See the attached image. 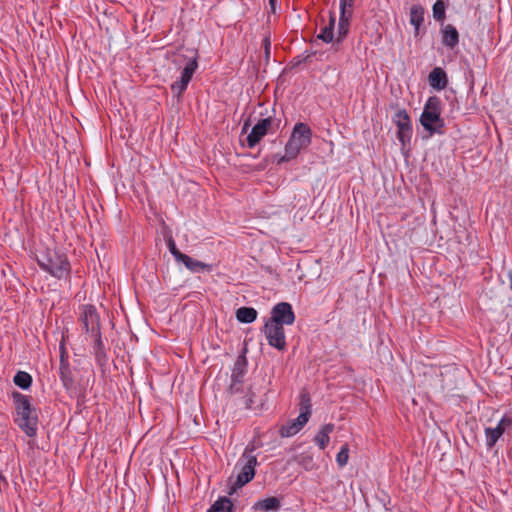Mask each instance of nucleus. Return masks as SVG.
<instances>
[{
	"label": "nucleus",
	"instance_id": "nucleus-3",
	"mask_svg": "<svg viewBox=\"0 0 512 512\" xmlns=\"http://www.w3.org/2000/svg\"><path fill=\"white\" fill-rule=\"evenodd\" d=\"M420 123L429 134L441 133L444 120L441 118V104L437 97H429L426 101Z\"/></svg>",
	"mask_w": 512,
	"mask_h": 512
},
{
	"label": "nucleus",
	"instance_id": "nucleus-31",
	"mask_svg": "<svg viewBox=\"0 0 512 512\" xmlns=\"http://www.w3.org/2000/svg\"><path fill=\"white\" fill-rule=\"evenodd\" d=\"M269 45H270L269 40L265 39V49H266L267 54H268Z\"/></svg>",
	"mask_w": 512,
	"mask_h": 512
},
{
	"label": "nucleus",
	"instance_id": "nucleus-8",
	"mask_svg": "<svg viewBox=\"0 0 512 512\" xmlns=\"http://www.w3.org/2000/svg\"><path fill=\"white\" fill-rule=\"evenodd\" d=\"M263 332L270 346L278 350L286 348L284 326L266 321Z\"/></svg>",
	"mask_w": 512,
	"mask_h": 512
},
{
	"label": "nucleus",
	"instance_id": "nucleus-20",
	"mask_svg": "<svg viewBox=\"0 0 512 512\" xmlns=\"http://www.w3.org/2000/svg\"><path fill=\"white\" fill-rule=\"evenodd\" d=\"M335 23H336L335 16L333 14H331L329 24L322 29L321 33L318 35V38L322 39L326 43H330L334 40L339 41L338 40V32L336 34H334V32H333Z\"/></svg>",
	"mask_w": 512,
	"mask_h": 512
},
{
	"label": "nucleus",
	"instance_id": "nucleus-7",
	"mask_svg": "<svg viewBox=\"0 0 512 512\" xmlns=\"http://www.w3.org/2000/svg\"><path fill=\"white\" fill-rule=\"evenodd\" d=\"M272 124L270 117L261 119L256 125L248 132L247 123L243 126L241 141L247 143L249 147H254L267 133Z\"/></svg>",
	"mask_w": 512,
	"mask_h": 512
},
{
	"label": "nucleus",
	"instance_id": "nucleus-4",
	"mask_svg": "<svg viewBox=\"0 0 512 512\" xmlns=\"http://www.w3.org/2000/svg\"><path fill=\"white\" fill-rule=\"evenodd\" d=\"M311 129L304 123H297L293 127L291 136L286 144V154L295 158L300 151L306 149L311 143Z\"/></svg>",
	"mask_w": 512,
	"mask_h": 512
},
{
	"label": "nucleus",
	"instance_id": "nucleus-11",
	"mask_svg": "<svg viewBox=\"0 0 512 512\" xmlns=\"http://www.w3.org/2000/svg\"><path fill=\"white\" fill-rule=\"evenodd\" d=\"M512 426V418L504 415L496 427H486L485 428V442L487 448L491 449L497 443L499 438L503 435V433Z\"/></svg>",
	"mask_w": 512,
	"mask_h": 512
},
{
	"label": "nucleus",
	"instance_id": "nucleus-30",
	"mask_svg": "<svg viewBox=\"0 0 512 512\" xmlns=\"http://www.w3.org/2000/svg\"><path fill=\"white\" fill-rule=\"evenodd\" d=\"M508 279H509V287L512 290V272L508 273Z\"/></svg>",
	"mask_w": 512,
	"mask_h": 512
},
{
	"label": "nucleus",
	"instance_id": "nucleus-5",
	"mask_svg": "<svg viewBox=\"0 0 512 512\" xmlns=\"http://www.w3.org/2000/svg\"><path fill=\"white\" fill-rule=\"evenodd\" d=\"M38 263L43 270L58 279L65 277L70 269L67 257L56 252L49 253L38 259Z\"/></svg>",
	"mask_w": 512,
	"mask_h": 512
},
{
	"label": "nucleus",
	"instance_id": "nucleus-18",
	"mask_svg": "<svg viewBox=\"0 0 512 512\" xmlns=\"http://www.w3.org/2000/svg\"><path fill=\"white\" fill-rule=\"evenodd\" d=\"M280 508V501L276 497H268L254 503L253 509L260 512L277 511Z\"/></svg>",
	"mask_w": 512,
	"mask_h": 512
},
{
	"label": "nucleus",
	"instance_id": "nucleus-22",
	"mask_svg": "<svg viewBox=\"0 0 512 512\" xmlns=\"http://www.w3.org/2000/svg\"><path fill=\"white\" fill-rule=\"evenodd\" d=\"M257 311L252 307H241L236 311V318L241 323H252L257 318Z\"/></svg>",
	"mask_w": 512,
	"mask_h": 512
},
{
	"label": "nucleus",
	"instance_id": "nucleus-27",
	"mask_svg": "<svg viewBox=\"0 0 512 512\" xmlns=\"http://www.w3.org/2000/svg\"><path fill=\"white\" fill-rule=\"evenodd\" d=\"M433 17L438 20L442 21L445 17V4L442 0H438L433 5Z\"/></svg>",
	"mask_w": 512,
	"mask_h": 512
},
{
	"label": "nucleus",
	"instance_id": "nucleus-19",
	"mask_svg": "<svg viewBox=\"0 0 512 512\" xmlns=\"http://www.w3.org/2000/svg\"><path fill=\"white\" fill-rule=\"evenodd\" d=\"M179 262H182L185 265V267L193 273H198V272H202L205 270H208V271L211 270L210 265H208L204 262L198 261L196 259H193L186 254L183 255V258H181Z\"/></svg>",
	"mask_w": 512,
	"mask_h": 512
},
{
	"label": "nucleus",
	"instance_id": "nucleus-14",
	"mask_svg": "<svg viewBox=\"0 0 512 512\" xmlns=\"http://www.w3.org/2000/svg\"><path fill=\"white\" fill-rule=\"evenodd\" d=\"M395 123L399 140L402 144L409 142L412 136V125L408 114L405 111H398L395 114Z\"/></svg>",
	"mask_w": 512,
	"mask_h": 512
},
{
	"label": "nucleus",
	"instance_id": "nucleus-32",
	"mask_svg": "<svg viewBox=\"0 0 512 512\" xmlns=\"http://www.w3.org/2000/svg\"><path fill=\"white\" fill-rule=\"evenodd\" d=\"M275 2H276V0H269V3L271 5L272 9H274Z\"/></svg>",
	"mask_w": 512,
	"mask_h": 512
},
{
	"label": "nucleus",
	"instance_id": "nucleus-28",
	"mask_svg": "<svg viewBox=\"0 0 512 512\" xmlns=\"http://www.w3.org/2000/svg\"><path fill=\"white\" fill-rule=\"evenodd\" d=\"M167 247L177 262H179L180 259L183 258L184 253H182L178 250L176 243L172 236H169L167 238Z\"/></svg>",
	"mask_w": 512,
	"mask_h": 512
},
{
	"label": "nucleus",
	"instance_id": "nucleus-17",
	"mask_svg": "<svg viewBox=\"0 0 512 512\" xmlns=\"http://www.w3.org/2000/svg\"><path fill=\"white\" fill-rule=\"evenodd\" d=\"M335 426L332 423L323 425L314 437V442L320 449H325L330 441V433L333 432Z\"/></svg>",
	"mask_w": 512,
	"mask_h": 512
},
{
	"label": "nucleus",
	"instance_id": "nucleus-16",
	"mask_svg": "<svg viewBox=\"0 0 512 512\" xmlns=\"http://www.w3.org/2000/svg\"><path fill=\"white\" fill-rule=\"evenodd\" d=\"M429 84L431 87L437 90H442L447 86V75L442 68H434L428 77Z\"/></svg>",
	"mask_w": 512,
	"mask_h": 512
},
{
	"label": "nucleus",
	"instance_id": "nucleus-26",
	"mask_svg": "<svg viewBox=\"0 0 512 512\" xmlns=\"http://www.w3.org/2000/svg\"><path fill=\"white\" fill-rule=\"evenodd\" d=\"M348 460H349V447L347 444H344L336 456V462L339 467L343 468L344 466L347 465Z\"/></svg>",
	"mask_w": 512,
	"mask_h": 512
},
{
	"label": "nucleus",
	"instance_id": "nucleus-10",
	"mask_svg": "<svg viewBox=\"0 0 512 512\" xmlns=\"http://www.w3.org/2000/svg\"><path fill=\"white\" fill-rule=\"evenodd\" d=\"M268 321L282 326L292 325L295 321V314L291 304L287 302L276 304L271 310V317Z\"/></svg>",
	"mask_w": 512,
	"mask_h": 512
},
{
	"label": "nucleus",
	"instance_id": "nucleus-13",
	"mask_svg": "<svg viewBox=\"0 0 512 512\" xmlns=\"http://www.w3.org/2000/svg\"><path fill=\"white\" fill-rule=\"evenodd\" d=\"M196 68L197 61L195 58H193L186 64V66L182 70L180 80L172 84L171 89L175 94L180 95L185 91Z\"/></svg>",
	"mask_w": 512,
	"mask_h": 512
},
{
	"label": "nucleus",
	"instance_id": "nucleus-9",
	"mask_svg": "<svg viewBox=\"0 0 512 512\" xmlns=\"http://www.w3.org/2000/svg\"><path fill=\"white\" fill-rule=\"evenodd\" d=\"M354 3L355 0H339L338 40H342L348 33L354 12Z\"/></svg>",
	"mask_w": 512,
	"mask_h": 512
},
{
	"label": "nucleus",
	"instance_id": "nucleus-23",
	"mask_svg": "<svg viewBox=\"0 0 512 512\" xmlns=\"http://www.w3.org/2000/svg\"><path fill=\"white\" fill-rule=\"evenodd\" d=\"M233 504L227 497L218 499L207 512H231Z\"/></svg>",
	"mask_w": 512,
	"mask_h": 512
},
{
	"label": "nucleus",
	"instance_id": "nucleus-29",
	"mask_svg": "<svg viewBox=\"0 0 512 512\" xmlns=\"http://www.w3.org/2000/svg\"><path fill=\"white\" fill-rule=\"evenodd\" d=\"M298 463L300 465H303L306 470H310L313 468V459L310 456L300 455Z\"/></svg>",
	"mask_w": 512,
	"mask_h": 512
},
{
	"label": "nucleus",
	"instance_id": "nucleus-12",
	"mask_svg": "<svg viewBox=\"0 0 512 512\" xmlns=\"http://www.w3.org/2000/svg\"><path fill=\"white\" fill-rule=\"evenodd\" d=\"M80 321L86 332L99 331V317L96 308L92 305H83L80 311Z\"/></svg>",
	"mask_w": 512,
	"mask_h": 512
},
{
	"label": "nucleus",
	"instance_id": "nucleus-1",
	"mask_svg": "<svg viewBox=\"0 0 512 512\" xmlns=\"http://www.w3.org/2000/svg\"><path fill=\"white\" fill-rule=\"evenodd\" d=\"M15 405V423L29 437L37 434L38 416L32 407L30 397L19 392L12 394Z\"/></svg>",
	"mask_w": 512,
	"mask_h": 512
},
{
	"label": "nucleus",
	"instance_id": "nucleus-15",
	"mask_svg": "<svg viewBox=\"0 0 512 512\" xmlns=\"http://www.w3.org/2000/svg\"><path fill=\"white\" fill-rule=\"evenodd\" d=\"M440 33L442 42L446 47L453 49L455 46H457L459 42V33L453 25H443L441 27Z\"/></svg>",
	"mask_w": 512,
	"mask_h": 512
},
{
	"label": "nucleus",
	"instance_id": "nucleus-21",
	"mask_svg": "<svg viewBox=\"0 0 512 512\" xmlns=\"http://www.w3.org/2000/svg\"><path fill=\"white\" fill-rule=\"evenodd\" d=\"M424 22V9L421 5H413L410 8V23L414 26L415 32L418 33Z\"/></svg>",
	"mask_w": 512,
	"mask_h": 512
},
{
	"label": "nucleus",
	"instance_id": "nucleus-24",
	"mask_svg": "<svg viewBox=\"0 0 512 512\" xmlns=\"http://www.w3.org/2000/svg\"><path fill=\"white\" fill-rule=\"evenodd\" d=\"M13 381L15 385L18 386L19 388L28 389L32 384V377L29 373L25 371H18L15 374Z\"/></svg>",
	"mask_w": 512,
	"mask_h": 512
},
{
	"label": "nucleus",
	"instance_id": "nucleus-6",
	"mask_svg": "<svg viewBox=\"0 0 512 512\" xmlns=\"http://www.w3.org/2000/svg\"><path fill=\"white\" fill-rule=\"evenodd\" d=\"M311 404L310 399H303L300 406V414L294 420L287 422L285 425L281 426L279 433L282 437H292L296 435L309 421L311 414Z\"/></svg>",
	"mask_w": 512,
	"mask_h": 512
},
{
	"label": "nucleus",
	"instance_id": "nucleus-25",
	"mask_svg": "<svg viewBox=\"0 0 512 512\" xmlns=\"http://www.w3.org/2000/svg\"><path fill=\"white\" fill-rule=\"evenodd\" d=\"M60 378L65 388L69 389L73 386V378L68 366L61 365Z\"/></svg>",
	"mask_w": 512,
	"mask_h": 512
},
{
	"label": "nucleus",
	"instance_id": "nucleus-2",
	"mask_svg": "<svg viewBox=\"0 0 512 512\" xmlns=\"http://www.w3.org/2000/svg\"><path fill=\"white\" fill-rule=\"evenodd\" d=\"M257 465V458L253 454V448L247 447L235 465L234 471L237 472L235 481L230 479V494L237 491L249 483L255 475V467Z\"/></svg>",
	"mask_w": 512,
	"mask_h": 512
}]
</instances>
